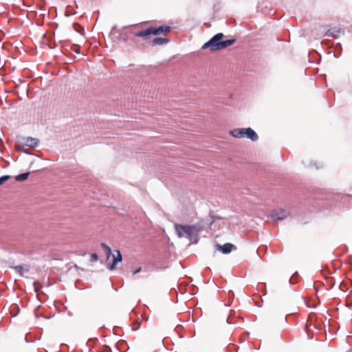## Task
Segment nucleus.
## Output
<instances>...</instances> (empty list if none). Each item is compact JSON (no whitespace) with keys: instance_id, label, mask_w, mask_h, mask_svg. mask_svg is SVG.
I'll return each mask as SVG.
<instances>
[{"instance_id":"f257e3e1","label":"nucleus","mask_w":352,"mask_h":352,"mask_svg":"<svg viewBox=\"0 0 352 352\" xmlns=\"http://www.w3.org/2000/svg\"><path fill=\"white\" fill-rule=\"evenodd\" d=\"M174 228L179 238H186L192 243H197L199 241V233L205 228L203 220L193 225H182L175 223Z\"/></svg>"},{"instance_id":"f03ea898","label":"nucleus","mask_w":352,"mask_h":352,"mask_svg":"<svg viewBox=\"0 0 352 352\" xmlns=\"http://www.w3.org/2000/svg\"><path fill=\"white\" fill-rule=\"evenodd\" d=\"M223 36L224 35L223 33H218L215 34L208 42L203 45L202 49L209 48L210 51L215 52L230 46L236 41L235 39L221 41Z\"/></svg>"},{"instance_id":"7ed1b4c3","label":"nucleus","mask_w":352,"mask_h":352,"mask_svg":"<svg viewBox=\"0 0 352 352\" xmlns=\"http://www.w3.org/2000/svg\"><path fill=\"white\" fill-rule=\"evenodd\" d=\"M18 142L28 148H35L38 145L39 140L37 138L32 137H18Z\"/></svg>"},{"instance_id":"20e7f679","label":"nucleus","mask_w":352,"mask_h":352,"mask_svg":"<svg viewBox=\"0 0 352 352\" xmlns=\"http://www.w3.org/2000/svg\"><path fill=\"white\" fill-rule=\"evenodd\" d=\"M113 262L111 264L109 265L108 268L110 270H113L116 268V265L122 261V254L118 250H114L113 252Z\"/></svg>"},{"instance_id":"39448f33","label":"nucleus","mask_w":352,"mask_h":352,"mask_svg":"<svg viewBox=\"0 0 352 352\" xmlns=\"http://www.w3.org/2000/svg\"><path fill=\"white\" fill-rule=\"evenodd\" d=\"M289 215V212L284 209H278L272 211L271 217L275 220L281 221Z\"/></svg>"},{"instance_id":"423d86ee","label":"nucleus","mask_w":352,"mask_h":352,"mask_svg":"<svg viewBox=\"0 0 352 352\" xmlns=\"http://www.w3.org/2000/svg\"><path fill=\"white\" fill-rule=\"evenodd\" d=\"M133 34L136 37L143 38L144 41H148L150 39V36L152 34L151 27H148L144 30L133 33Z\"/></svg>"},{"instance_id":"0eeeda50","label":"nucleus","mask_w":352,"mask_h":352,"mask_svg":"<svg viewBox=\"0 0 352 352\" xmlns=\"http://www.w3.org/2000/svg\"><path fill=\"white\" fill-rule=\"evenodd\" d=\"M152 34L158 35L163 32H168L170 30V27L168 25H162L158 28L151 27Z\"/></svg>"},{"instance_id":"6e6552de","label":"nucleus","mask_w":352,"mask_h":352,"mask_svg":"<svg viewBox=\"0 0 352 352\" xmlns=\"http://www.w3.org/2000/svg\"><path fill=\"white\" fill-rule=\"evenodd\" d=\"M245 138L250 139L252 141H257L258 139V136L257 133L251 128H245Z\"/></svg>"},{"instance_id":"1a4fd4ad","label":"nucleus","mask_w":352,"mask_h":352,"mask_svg":"<svg viewBox=\"0 0 352 352\" xmlns=\"http://www.w3.org/2000/svg\"><path fill=\"white\" fill-rule=\"evenodd\" d=\"M245 128H242V129H234L233 130H231L230 131V134L234 137V138H245Z\"/></svg>"},{"instance_id":"9d476101","label":"nucleus","mask_w":352,"mask_h":352,"mask_svg":"<svg viewBox=\"0 0 352 352\" xmlns=\"http://www.w3.org/2000/svg\"><path fill=\"white\" fill-rule=\"evenodd\" d=\"M217 246L223 254H229L232 252V248H234V245L230 243H225L223 245H218Z\"/></svg>"},{"instance_id":"9b49d317","label":"nucleus","mask_w":352,"mask_h":352,"mask_svg":"<svg viewBox=\"0 0 352 352\" xmlns=\"http://www.w3.org/2000/svg\"><path fill=\"white\" fill-rule=\"evenodd\" d=\"M169 42V40L168 38H162V37H157L155 38L153 41V45H163Z\"/></svg>"},{"instance_id":"f8f14e48","label":"nucleus","mask_w":352,"mask_h":352,"mask_svg":"<svg viewBox=\"0 0 352 352\" xmlns=\"http://www.w3.org/2000/svg\"><path fill=\"white\" fill-rule=\"evenodd\" d=\"M26 146L22 144L21 143L18 142V138L16 139V142L15 144L14 148L17 151L28 153L25 149Z\"/></svg>"},{"instance_id":"ddd939ff","label":"nucleus","mask_w":352,"mask_h":352,"mask_svg":"<svg viewBox=\"0 0 352 352\" xmlns=\"http://www.w3.org/2000/svg\"><path fill=\"white\" fill-rule=\"evenodd\" d=\"M101 248L104 250L105 252V254L107 256V258H109L110 256L112 254V251H111V249L110 248V247H109L107 245H106L105 243H101Z\"/></svg>"},{"instance_id":"4468645a","label":"nucleus","mask_w":352,"mask_h":352,"mask_svg":"<svg viewBox=\"0 0 352 352\" xmlns=\"http://www.w3.org/2000/svg\"><path fill=\"white\" fill-rule=\"evenodd\" d=\"M30 173H24L22 174H19L15 177V180L17 182H22L28 179Z\"/></svg>"},{"instance_id":"2eb2a0df","label":"nucleus","mask_w":352,"mask_h":352,"mask_svg":"<svg viewBox=\"0 0 352 352\" xmlns=\"http://www.w3.org/2000/svg\"><path fill=\"white\" fill-rule=\"evenodd\" d=\"M10 178V175H3L0 177V186L7 182Z\"/></svg>"},{"instance_id":"dca6fc26","label":"nucleus","mask_w":352,"mask_h":352,"mask_svg":"<svg viewBox=\"0 0 352 352\" xmlns=\"http://www.w3.org/2000/svg\"><path fill=\"white\" fill-rule=\"evenodd\" d=\"M336 31L335 30H333V29H331V30H329L327 32H326V35L327 36H329V37H336V35H335V32Z\"/></svg>"},{"instance_id":"f3484780","label":"nucleus","mask_w":352,"mask_h":352,"mask_svg":"<svg viewBox=\"0 0 352 352\" xmlns=\"http://www.w3.org/2000/svg\"><path fill=\"white\" fill-rule=\"evenodd\" d=\"M98 256L97 255L96 253H93L91 255V262H95L96 261H98Z\"/></svg>"},{"instance_id":"a211bd4d","label":"nucleus","mask_w":352,"mask_h":352,"mask_svg":"<svg viewBox=\"0 0 352 352\" xmlns=\"http://www.w3.org/2000/svg\"><path fill=\"white\" fill-rule=\"evenodd\" d=\"M74 29L76 32H80L81 30H83V28L78 24L74 23Z\"/></svg>"},{"instance_id":"6ab92c4d","label":"nucleus","mask_w":352,"mask_h":352,"mask_svg":"<svg viewBox=\"0 0 352 352\" xmlns=\"http://www.w3.org/2000/svg\"><path fill=\"white\" fill-rule=\"evenodd\" d=\"M15 269H16V270L17 272H19V273H21V270H22V269H23V267H22V266H21V265L16 266V267H15Z\"/></svg>"},{"instance_id":"aec40b11","label":"nucleus","mask_w":352,"mask_h":352,"mask_svg":"<svg viewBox=\"0 0 352 352\" xmlns=\"http://www.w3.org/2000/svg\"><path fill=\"white\" fill-rule=\"evenodd\" d=\"M141 270H142V268L139 267L138 269H137L136 270L133 272V274L134 275V274L139 273L141 271Z\"/></svg>"},{"instance_id":"412c9836","label":"nucleus","mask_w":352,"mask_h":352,"mask_svg":"<svg viewBox=\"0 0 352 352\" xmlns=\"http://www.w3.org/2000/svg\"><path fill=\"white\" fill-rule=\"evenodd\" d=\"M74 52H75L76 53H77V54H79V53H80V50H79V49H76V50H74Z\"/></svg>"}]
</instances>
